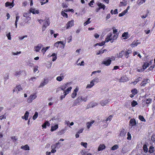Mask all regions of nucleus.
I'll return each instance as SVG.
<instances>
[{"instance_id": "nucleus-1", "label": "nucleus", "mask_w": 155, "mask_h": 155, "mask_svg": "<svg viewBox=\"0 0 155 155\" xmlns=\"http://www.w3.org/2000/svg\"><path fill=\"white\" fill-rule=\"evenodd\" d=\"M71 84V83L64 84L61 85L59 87L57 88V91H59L61 90L64 91L63 95L60 96V100H62L66 96L69 94L71 91L72 87L71 86H69V84Z\"/></svg>"}, {"instance_id": "nucleus-2", "label": "nucleus", "mask_w": 155, "mask_h": 155, "mask_svg": "<svg viewBox=\"0 0 155 155\" xmlns=\"http://www.w3.org/2000/svg\"><path fill=\"white\" fill-rule=\"evenodd\" d=\"M118 36V35H113L111 33H110L107 34L105 38V42H108L110 41L111 43L116 40Z\"/></svg>"}, {"instance_id": "nucleus-3", "label": "nucleus", "mask_w": 155, "mask_h": 155, "mask_svg": "<svg viewBox=\"0 0 155 155\" xmlns=\"http://www.w3.org/2000/svg\"><path fill=\"white\" fill-rule=\"evenodd\" d=\"M99 79L97 77H96L92 80L90 82V84H88L87 85L86 88L89 89L92 88L95 85V83H97L99 81Z\"/></svg>"}, {"instance_id": "nucleus-4", "label": "nucleus", "mask_w": 155, "mask_h": 155, "mask_svg": "<svg viewBox=\"0 0 155 155\" xmlns=\"http://www.w3.org/2000/svg\"><path fill=\"white\" fill-rule=\"evenodd\" d=\"M37 97V96L36 94H32L28 97L27 101L28 103H31L34 99L36 98Z\"/></svg>"}, {"instance_id": "nucleus-5", "label": "nucleus", "mask_w": 155, "mask_h": 155, "mask_svg": "<svg viewBox=\"0 0 155 155\" xmlns=\"http://www.w3.org/2000/svg\"><path fill=\"white\" fill-rule=\"evenodd\" d=\"M50 21L48 19L44 20L43 25L42 28V31H45L47 27L50 25Z\"/></svg>"}, {"instance_id": "nucleus-6", "label": "nucleus", "mask_w": 155, "mask_h": 155, "mask_svg": "<svg viewBox=\"0 0 155 155\" xmlns=\"http://www.w3.org/2000/svg\"><path fill=\"white\" fill-rule=\"evenodd\" d=\"M28 13H24L23 14V16L24 17H25L26 19L25 20V21L26 23L28 24H29L30 23V22L29 21L31 20V17H29L28 15Z\"/></svg>"}, {"instance_id": "nucleus-7", "label": "nucleus", "mask_w": 155, "mask_h": 155, "mask_svg": "<svg viewBox=\"0 0 155 155\" xmlns=\"http://www.w3.org/2000/svg\"><path fill=\"white\" fill-rule=\"evenodd\" d=\"M65 76V74L64 73H61L60 74L59 76L57 77L56 80L58 81H61L64 78Z\"/></svg>"}, {"instance_id": "nucleus-8", "label": "nucleus", "mask_w": 155, "mask_h": 155, "mask_svg": "<svg viewBox=\"0 0 155 155\" xmlns=\"http://www.w3.org/2000/svg\"><path fill=\"white\" fill-rule=\"evenodd\" d=\"M79 90V88L76 87L73 91L72 93L71 94V96L73 98H75L77 95V93Z\"/></svg>"}, {"instance_id": "nucleus-9", "label": "nucleus", "mask_w": 155, "mask_h": 155, "mask_svg": "<svg viewBox=\"0 0 155 155\" xmlns=\"http://www.w3.org/2000/svg\"><path fill=\"white\" fill-rule=\"evenodd\" d=\"M42 46L43 45L41 44H38L37 46L34 47V51L36 52H39Z\"/></svg>"}, {"instance_id": "nucleus-10", "label": "nucleus", "mask_w": 155, "mask_h": 155, "mask_svg": "<svg viewBox=\"0 0 155 155\" xmlns=\"http://www.w3.org/2000/svg\"><path fill=\"white\" fill-rule=\"evenodd\" d=\"M29 13H32L33 14H38L39 13V11L38 10H37L35 8H31L29 10Z\"/></svg>"}, {"instance_id": "nucleus-11", "label": "nucleus", "mask_w": 155, "mask_h": 155, "mask_svg": "<svg viewBox=\"0 0 155 155\" xmlns=\"http://www.w3.org/2000/svg\"><path fill=\"white\" fill-rule=\"evenodd\" d=\"M74 21L72 20L71 21H69L66 24V28L68 29L70 27H71L74 25Z\"/></svg>"}, {"instance_id": "nucleus-12", "label": "nucleus", "mask_w": 155, "mask_h": 155, "mask_svg": "<svg viewBox=\"0 0 155 155\" xmlns=\"http://www.w3.org/2000/svg\"><path fill=\"white\" fill-rule=\"evenodd\" d=\"M150 82V80L149 79H144L141 83L140 85L141 86H145L147 84L149 83Z\"/></svg>"}, {"instance_id": "nucleus-13", "label": "nucleus", "mask_w": 155, "mask_h": 155, "mask_svg": "<svg viewBox=\"0 0 155 155\" xmlns=\"http://www.w3.org/2000/svg\"><path fill=\"white\" fill-rule=\"evenodd\" d=\"M111 61V60L109 58L107 60H105L103 61L102 62V64H104L106 66H108L110 64Z\"/></svg>"}, {"instance_id": "nucleus-14", "label": "nucleus", "mask_w": 155, "mask_h": 155, "mask_svg": "<svg viewBox=\"0 0 155 155\" xmlns=\"http://www.w3.org/2000/svg\"><path fill=\"white\" fill-rule=\"evenodd\" d=\"M15 0H13L11 3H10L8 2H7L5 3V7H7L8 6H9L10 8H12L14 5V1H15Z\"/></svg>"}, {"instance_id": "nucleus-15", "label": "nucleus", "mask_w": 155, "mask_h": 155, "mask_svg": "<svg viewBox=\"0 0 155 155\" xmlns=\"http://www.w3.org/2000/svg\"><path fill=\"white\" fill-rule=\"evenodd\" d=\"M140 44V42L138 40H135L132 42L131 45V46L132 47L134 48Z\"/></svg>"}, {"instance_id": "nucleus-16", "label": "nucleus", "mask_w": 155, "mask_h": 155, "mask_svg": "<svg viewBox=\"0 0 155 155\" xmlns=\"http://www.w3.org/2000/svg\"><path fill=\"white\" fill-rule=\"evenodd\" d=\"M125 52L123 50L122 51L117 54L116 57L118 58H122Z\"/></svg>"}, {"instance_id": "nucleus-17", "label": "nucleus", "mask_w": 155, "mask_h": 155, "mask_svg": "<svg viewBox=\"0 0 155 155\" xmlns=\"http://www.w3.org/2000/svg\"><path fill=\"white\" fill-rule=\"evenodd\" d=\"M109 100H102L100 102V104L101 106H104L107 105V104L109 102Z\"/></svg>"}, {"instance_id": "nucleus-18", "label": "nucleus", "mask_w": 155, "mask_h": 155, "mask_svg": "<svg viewBox=\"0 0 155 155\" xmlns=\"http://www.w3.org/2000/svg\"><path fill=\"white\" fill-rule=\"evenodd\" d=\"M59 44H60L63 45V48H64L65 45V44H64V42L63 41H58L54 44V45L55 47L58 48L59 46Z\"/></svg>"}, {"instance_id": "nucleus-19", "label": "nucleus", "mask_w": 155, "mask_h": 155, "mask_svg": "<svg viewBox=\"0 0 155 155\" xmlns=\"http://www.w3.org/2000/svg\"><path fill=\"white\" fill-rule=\"evenodd\" d=\"M127 4V0H123L122 1L120 2L119 4V6L120 7L123 6H126Z\"/></svg>"}, {"instance_id": "nucleus-20", "label": "nucleus", "mask_w": 155, "mask_h": 155, "mask_svg": "<svg viewBox=\"0 0 155 155\" xmlns=\"http://www.w3.org/2000/svg\"><path fill=\"white\" fill-rule=\"evenodd\" d=\"M142 101H142V103L148 104L151 103L152 99L151 98L146 99Z\"/></svg>"}, {"instance_id": "nucleus-21", "label": "nucleus", "mask_w": 155, "mask_h": 155, "mask_svg": "<svg viewBox=\"0 0 155 155\" xmlns=\"http://www.w3.org/2000/svg\"><path fill=\"white\" fill-rule=\"evenodd\" d=\"M129 80L128 78L126 76H124L121 77L120 80V82H126Z\"/></svg>"}, {"instance_id": "nucleus-22", "label": "nucleus", "mask_w": 155, "mask_h": 155, "mask_svg": "<svg viewBox=\"0 0 155 155\" xmlns=\"http://www.w3.org/2000/svg\"><path fill=\"white\" fill-rule=\"evenodd\" d=\"M136 124V120L134 118L131 119L129 122V125L130 126L133 127L135 126Z\"/></svg>"}, {"instance_id": "nucleus-23", "label": "nucleus", "mask_w": 155, "mask_h": 155, "mask_svg": "<svg viewBox=\"0 0 155 155\" xmlns=\"http://www.w3.org/2000/svg\"><path fill=\"white\" fill-rule=\"evenodd\" d=\"M81 100L80 99V97L79 96L75 101L73 103V106H75L77 104H79L80 102H81Z\"/></svg>"}, {"instance_id": "nucleus-24", "label": "nucleus", "mask_w": 155, "mask_h": 155, "mask_svg": "<svg viewBox=\"0 0 155 155\" xmlns=\"http://www.w3.org/2000/svg\"><path fill=\"white\" fill-rule=\"evenodd\" d=\"M29 113L28 111H26L24 115L21 117L22 119H24L26 120H28Z\"/></svg>"}, {"instance_id": "nucleus-25", "label": "nucleus", "mask_w": 155, "mask_h": 155, "mask_svg": "<svg viewBox=\"0 0 155 155\" xmlns=\"http://www.w3.org/2000/svg\"><path fill=\"white\" fill-rule=\"evenodd\" d=\"M81 102H86L87 100V96L86 95L82 96H79Z\"/></svg>"}, {"instance_id": "nucleus-26", "label": "nucleus", "mask_w": 155, "mask_h": 155, "mask_svg": "<svg viewBox=\"0 0 155 155\" xmlns=\"http://www.w3.org/2000/svg\"><path fill=\"white\" fill-rule=\"evenodd\" d=\"M97 5L100 8V9H103L104 10L105 8V5L103 4L98 2L97 3Z\"/></svg>"}, {"instance_id": "nucleus-27", "label": "nucleus", "mask_w": 155, "mask_h": 155, "mask_svg": "<svg viewBox=\"0 0 155 155\" xmlns=\"http://www.w3.org/2000/svg\"><path fill=\"white\" fill-rule=\"evenodd\" d=\"M105 148V146L104 144H101L98 147L97 150L98 151L102 150Z\"/></svg>"}, {"instance_id": "nucleus-28", "label": "nucleus", "mask_w": 155, "mask_h": 155, "mask_svg": "<svg viewBox=\"0 0 155 155\" xmlns=\"http://www.w3.org/2000/svg\"><path fill=\"white\" fill-rule=\"evenodd\" d=\"M22 71H15L14 73V75L16 77H19L22 73Z\"/></svg>"}, {"instance_id": "nucleus-29", "label": "nucleus", "mask_w": 155, "mask_h": 155, "mask_svg": "<svg viewBox=\"0 0 155 155\" xmlns=\"http://www.w3.org/2000/svg\"><path fill=\"white\" fill-rule=\"evenodd\" d=\"M122 37L124 38V39H126L129 38V36L128 33L127 32H125L122 35Z\"/></svg>"}, {"instance_id": "nucleus-30", "label": "nucleus", "mask_w": 155, "mask_h": 155, "mask_svg": "<svg viewBox=\"0 0 155 155\" xmlns=\"http://www.w3.org/2000/svg\"><path fill=\"white\" fill-rule=\"evenodd\" d=\"M50 125V123L48 121H46L45 122L44 124H43L42 127L43 128H46V126H49Z\"/></svg>"}, {"instance_id": "nucleus-31", "label": "nucleus", "mask_w": 155, "mask_h": 155, "mask_svg": "<svg viewBox=\"0 0 155 155\" xmlns=\"http://www.w3.org/2000/svg\"><path fill=\"white\" fill-rule=\"evenodd\" d=\"M94 122V120H92L91 122H88L86 124L87 127L89 129L91 126L92 125Z\"/></svg>"}, {"instance_id": "nucleus-32", "label": "nucleus", "mask_w": 155, "mask_h": 155, "mask_svg": "<svg viewBox=\"0 0 155 155\" xmlns=\"http://www.w3.org/2000/svg\"><path fill=\"white\" fill-rule=\"evenodd\" d=\"M146 0H138L137 3L138 5L140 6L145 2Z\"/></svg>"}, {"instance_id": "nucleus-33", "label": "nucleus", "mask_w": 155, "mask_h": 155, "mask_svg": "<svg viewBox=\"0 0 155 155\" xmlns=\"http://www.w3.org/2000/svg\"><path fill=\"white\" fill-rule=\"evenodd\" d=\"M57 54H55L54 53L52 54L50 56V57H52V61H55L57 58Z\"/></svg>"}, {"instance_id": "nucleus-34", "label": "nucleus", "mask_w": 155, "mask_h": 155, "mask_svg": "<svg viewBox=\"0 0 155 155\" xmlns=\"http://www.w3.org/2000/svg\"><path fill=\"white\" fill-rule=\"evenodd\" d=\"M131 53V52L130 51L128 50L125 52V54L124 55L125 57L126 58H127L129 57V54Z\"/></svg>"}, {"instance_id": "nucleus-35", "label": "nucleus", "mask_w": 155, "mask_h": 155, "mask_svg": "<svg viewBox=\"0 0 155 155\" xmlns=\"http://www.w3.org/2000/svg\"><path fill=\"white\" fill-rule=\"evenodd\" d=\"M126 134V132H125L124 129L121 130L119 134V136L120 137H123L125 136Z\"/></svg>"}, {"instance_id": "nucleus-36", "label": "nucleus", "mask_w": 155, "mask_h": 155, "mask_svg": "<svg viewBox=\"0 0 155 155\" xmlns=\"http://www.w3.org/2000/svg\"><path fill=\"white\" fill-rule=\"evenodd\" d=\"M149 63L147 62H146L144 63L143 64V68L144 70L146 69L149 66Z\"/></svg>"}, {"instance_id": "nucleus-37", "label": "nucleus", "mask_w": 155, "mask_h": 155, "mask_svg": "<svg viewBox=\"0 0 155 155\" xmlns=\"http://www.w3.org/2000/svg\"><path fill=\"white\" fill-rule=\"evenodd\" d=\"M58 128V125L56 124L54 126H52L51 127V131H53L56 130Z\"/></svg>"}, {"instance_id": "nucleus-38", "label": "nucleus", "mask_w": 155, "mask_h": 155, "mask_svg": "<svg viewBox=\"0 0 155 155\" xmlns=\"http://www.w3.org/2000/svg\"><path fill=\"white\" fill-rule=\"evenodd\" d=\"M51 152L52 153H55L56 151V150L54 149L56 148V146H55V145H52L51 146Z\"/></svg>"}, {"instance_id": "nucleus-39", "label": "nucleus", "mask_w": 155, "mask_h": 155, "mask_svg": "<svg viewBox=\"0 0 155 155\" xmlns=\"http://www.w3.org/2000/svg\"><path fill=\"white\" fill-rule=\"evenodd\" d=\"M21 148L25 150H29V147L28 145H26L24 146H22L21 147Z\"/></svg>"}, {"instance_id": "nucleus-40", "label": "nucleus", "mask_w": 155, "mask_h": 155, "mask_svg": "<svg viewBox=\"0 0 155 155\" xmlns=\"http://www.w3.org/2000/svg\"><path fill=\"white\" fill-rule=\"evenodd\" d=\"M7 115V113H5L4 115L0 116V120H2L3 119H6V116Z\"/></svg>"}, {"instance_id": "nucleus-41", "label": "nucleus", "mask_w": 155, "mask_h": 155, "mask_svg": "<svg viewBox=\"0 0 155 155\" xmlns=\"http://www.w3.org/2000/svg\"><path fill=\"white\" fill-rule=\"evenodd\" d=\"M22 90L21 86L20 85H18L17 86L15 89L16 91H21Z\"/></svg>"}, {"instance_id": "nucleus-42", "label": "nucleus", "mask_w": 155, "mask_h": 155, "mask_svg": "<svg viewBox=\"0 0 155 155\" xmlns=\"http://www.w3.org/2000/svg\"><path fill=\"white\" fill-rule=\"evenodd\" d=\"M91 19V18H88L87 20L84 23V26H86V25L91 23V21H90Z\"/></svg>"}, {"instance_id": "nucleus-43", "label": "nucleus", "mask_w": 155, "mask_h": 155, "mask_svg": "<svg viewBox=\"0 0 155 155\" xmlns=\"http://www.w3.org/2000/svg\"><path fill=\"white\" fill-rule=\"evenodd\" d=\"M113 115H110V116H109L106 119V120H103V122H105V121H110L111 120H112V118L113 117Z\"/></svg>"}, {"instance_id": "nucleus-44", "label": "nucleus", "mask_w": 155, "mask_h": 155, "mask_svg": "<svg viewBox=\"0 0 155 155\" xmlns=\"http://www.w3.org/2000/svg\"><path fill=\"white\" fill-rule=\"evenodd\" d=\"M141 78L139 77L136 79L133 82V83L134 84H136L138 82L141 81Z\"/></svg>"}, {"instance_id": "nucleus-45", "label": "nucleus", "mask_w": 155, "mask_h": 155, "mask_svg": "<svg viewBox=\"0 0 155 155\" xmlns=\"http://www.w3.org/2000/svg\"><path fill=\"white\" fill-rule=\"evenodd\" d=\"M127 139L129 140H131V136L130 134L128 132L127 133Z\"/></svg>"}, {"instance_id": "nucleus-46", "label": "nucleus", "mask_w": 155, "mask_h": 155, "mask_svg": "<svg viewBox=\"0 0 155 155\" xmlns=\"http://www.w3.org/2000/svg\"><path fill=\"white\" fill-rule=\"evenodd\" d=\"M119 147L116 144L114 146H113L111 148V150H115L117 149H118Z\"/></svg>"}, {"instance_id": "nucleus-47", "label": "nucleus", "mask_w": 155, "mask_h": 155, "mask_svg": "<svg viewBox=\"0 0 155 155\" xmlns=\"http://www.w3.org/2000/svg\"><path fill=\"white\" fill-rule=\"evenodd\" d=\"M139 119L142 121L145 122L146 120L144 118L143 116L141 115H139Z\"/></svg>"}, {"instance_id": "nucleus-48", "label": "nucleus", "mask_w": 155, "mask_h": 155, "mask_svg": "<svg viewBox=\"0 0 155 155\" xmlns=\"http://www.w3.org/2000/svg\"><path fill=\"white\" fill-rule=\"evenodd\" d=\"M81 146L84 147L85 148H87V144L86 142H81Z\"/></svg>"}, {"instance_id": "nucleus-49", "label": "nucleus", "mask_w": 155, "mask_h": 155, "mask_svg": "<svg viewBox=\"0 0 155 155\" xmlns=\"http://www.w3.org/2000/svg\"><path fill=\"white\" fill-rule=\"evenodd\" d=\"M127 11H124L122 12L121 13H120L119 14V17H121L124 15L126 13H127Z\"/></svg>"}, {"instance_id": "nucleus-50", "label": "nucleus", "mask_w": 155, "mask_h": 155, "mask_svg": "<svg viewBox=\"0 0 155 155\" xmlns=\"http://www.w3.org/2000/svg\"><path fill=\"white\" fill-rule=\"evenodd\" d=\"M143 149L145 153H147L148 151V148H147V147L146 145H144L143 146Z\"/></svg>"}, {"instance_id": "nucleus-51", "label": "nucleus", "mask_w": 155, "mask_h": 155, "mask_svg": "<svg viewBox=\"0 0 155 155\" xmlns=\"http://www.w3.org/2000/svg\"><path fill=\"white\" fill-rule=\"evenodd\" d=\"M132 94L134 95H136L138 93L137 90L136 89H134L131 91Z\"/></svg>"}, {"instance_id": "nucleus-52", "label": "nucleus", "mask_w": 155, "mask_h": 155, "mask_svg": "<svg viewBox=\"0 0 155 155\" xmlns=\"http://www.w3.org/2000/svg\"><path fill=\"white\" fill-rule=\"evenodd\" d=\"M113 35H118V34H117V29H116L115 28H113Z\"/></svg>"}, {"instance_id": "nucleus-53", "label": "nucleus", "mask_w": 155, "mask_h": 155, "mask_svg": "<svg viewBox=\"0 0 155 155\" xmlns=\"http://www.w3.org/2000/svg\"><path fill=\"white\" fill-rule=\"evenodd\" d=\"M81 49H77L75 51V53L76 55L77 56L79 55L80 54V53L81 51Z\"/></svg>"}, {"instance_id": "nucleus-54", "label": "nucleus", "mask_w": 155, "mask_h": 155, "mask_svg": "<svg viewBox=\"0 0 155 155\" xmlns=\"http://www.w3.org/2000/svg\"><path fill=\"white\" fill-rule=\"evenodd\" d=\"M137 104V101H133L131 103V105L133 107H135L136 105Z\"/></svg>"}, {"instance_id": "nucleus-55", "label": "nucleus", "mask_w": 155, "mask_h": 155, "mask_svg": "<svg viewBox=\"0 0 155 155\" xmlns=\"http://www.w3.org/2000/svg\"><path fill=\"white\" fill-rule=\"evenodd\" d=\"M154 147L152 146H150V147L149 152L150 153H152L153 152Z\"/></svg>"}, {"instance_id": "nucleus-56", "label": "nucleus", "mask_w": 155, "mask_h": 155, "mask_svg": "<svg viewBox=\"0 0 155 155\" xmlns=\"http://www.w3.org/2000/svg\"><path fill=\"white\" fill-rule=\"evenodd\" d=\"M61 15L64 17H66V18H68L67 14L64 12V11H62L61 12Z\"/></svg>"}, {"instance_id": "nucleus-57", "label": "nucleus", "mask_w": 155, "mask_h": 155, "mask_svg": "<svg viewBox=\"0 0 155 155\" xmlns=\"http://www.w3.org/2000/svg\"><path fill=\"white\" fill-rule=\"evenodd\" d=\"M6 36L8 38V40H11L12 39L11 37V34L10 32L8 33L6 35Z\"/></svg>"}, {"instance_id": "nucleus-58", "label": "nucleus", "mask_w": 155, "mask_h": 155, "mask_svg": "<svg viewBox=\"0 0 155 155\" xmlns=\"http://www.w3.org/2000/svg\"><path fill=\"white\" fill-rule=\"evenodd\" d=\"M21 53V51L17 52H12V54L13 55H17Z\"/></svg>"}, {"instance_id": "nucleus-59", "label": "nucleus", "mask_w": 155, "mask_h": 155, "mask_svg": "<svg viewBox=\"0 0 155 155\" xmlns=\"http://www.w3.org/2000/svg\"><path fill=\"white\" fill-rule=\"evenodd\" d=\"M137 71L138 72H141L143 71H144V70L143 68H137Z\"/></svg>"}, {"instance_id": "nucleus-60", "label": "nucleus", "mask_w": 155, "mask_h": 155, "mask_svg": "<svg viewBox=\"0 0 155 155\" xmlns=\"http://www.w3.org/2000/svg\"><path fill=\"white\" fill-rule=\"evenodd\" d=\"M38 113L37 112H35V114L33 117V119L34 120H35L38 117Z\"/></svg>"}, {"instance_id": "nucleus-61", "label": "nucleus", "mask_w": 155, "mask_h": 155, "mask_svg": "<svg viewBox=\"0 0 155 155\" xmlns=\"http://www.w3.org/2000/svg\"><path fill=\"white\" fill-rule=\"evenodd\" d=\"M33 71L34 72H36L38 71V66L37 65H35L34 66L33 68Z\"/></svg>"}, {"instance_id": "nucleus-62", "label": "nucleus", "mask_w": 155, "mask_h": 155, "mask_svg": "<svg viewBox=\"0 0 155 155\" xmlns=\"http://www.w3.org/2000/svg\"><path fill=\"white\" fill-rule=\"evenodd\" d=\"M27 35H25L23 36H19L18 37V38L20 40H22L24 39L25 38H27Z\"/></svg>"}, {"instance_id": "nucleus-63", "label": "nucleus", "mask_w": 155, "mask_h": 155, "mask_svg": "<svg viewBox=\"0 0 155 155\" xmlns=\"http://www.w3.org/2000/svg\"><path fill=\"white\" fill-rule=\"evenodd\" d=\"M94 0H93L91 1L89 3L88 5L90 6L93 7L92 6L94 5Z\"/></svg>"}, {"instance_id": "nucleus-64", "label": "nucleus", "mask_w": 155, "mask_h": 155, "mask_svg": "<svg viewBox=\"0 0 155 155\" xmlns=\"http://www.w3.org/2000/svg\"><path fill=\"white\" fill-rule=\"evenodd\" d=\"M106 42H105V40L104 41H103L101 43H99V45L100 46H103V45H104L105 44Z\"/></svg>"}]
</instances>
